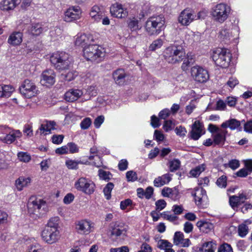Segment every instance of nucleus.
I'll return each mask as SVG.
<instances>
[{"label":"nucleus","mask_w":252,"mask_h":252,"mask_svg":"<svg viewBox=\"0 0 252 252\" xmlns=\"http://www.w3.org/2000/svg\"><path fill=\"white\" fill-rule=\"evenodd\" d=\"M92 120L90 118H86L80 123V127L82 129H87L91 126Z\"/></svg>","instance_id":"nucleus-50"},{"label":"nucleus","mask_w":252,"mask_h":252,"mask_svg":"<svg viewBox=\"0 0 252 252\" xmlns=\"http://www.w3.org/2000/svg\"><path fill=\"white\" fill-rule=\"evenodd\" d=\"M70 58L69 55L65 52H57L50 56V62L57 69L67 70L71 66Z\"/></svg>","instance_id":"nucleus-3"},{"label":"nucleus","mask_w":252,"mask_h":252,"mask_svg":"<svg viewBox=\"0 0 252 252\" xmlns=\"http://www.w3.org/2000/svg\"><path fill=\"white\" fill-rule=\"evenodd\" d=\"M98 176L100 179L106 182L109 181L112 178V175L110 172L102 169L98 170Z\"/></svg>","instance_id":"nucleus-41"},{"label":"nucleus","mask_w":252,"mask_h":252,"mask_svg":"<svg viewBox=\"0 0 252 252\" xmlns=\"http://www.w3.org/2000/svg\"><path fill=\"white\" fill-rule=\"evenodd\" d=\"M230 12L229 6L224 3H220L211 9V15L215 21L222 23L228 18Z\"/></svg>","instance_id":"nucleus-6"},{"label":"nucleus","mask_w":252,"mask_h":252,"mask_svg":"<svg viewBox=\"0 0 252 252\" xmlns=\"http://www.w3.org/2000/svg\"><path fill=\"white\" fill-rule=\"evenodd\" d=\"M104 117L102 115L96 117L94 122V126L96 128H98L100 127V126L104 122Z\"/></svg>","instance_id":"nucleus-62"},{"label":"nucleus","mask_w":252,"mask_h":252,"mask_svg":"<svg viewBox=\"0 0 252 252\" xmlns=\"http://www.w3.org/2000/svg\"><path fill=\"white\" fill-rule=\"evenodd\" d=\"M83 56L88 61L100 60L105 56L104 49L96 44H90L84 47Z\"/></svg>","instance_id":"nucleus-7"},{"label":"nucleus","mask_w":252,"mask_h":252,"mask_svg":"<svg viewBox=\"0 0 252 252\" xmlns=\"http://www.w3.org/2000/svg\"><path fill=\"white\" fill-rule=\"evenodd\" d=\"M74 186L78 190L88 194H92L95 189L94 184L89 179L85 177L78 179L75 182Z\"/></svg>","instance_id":"nucleus-10"},{"label":"nucleus","mask_w":252,"mask_h":252,"mask_svg":"<svg viewBox=\"0 0 252 252\" xmlns=\"http://www.w3.org/2000/svg\"><path fill=\"white\" fill-rule=\"evenodd\" d=\"M110 237L117 239L121 236H125L127 231L126 226L119 222L113 223L110 226Z\"/></svg>","instance_id":"nucleus-13"},{"label":"nucleus","mask_w":252,"mask_h":252,"mask_svg":"<svg viewBox=\"0 0 252 252\" xmlns=\"http://www.w3.org/2000/svg\"><path fill=\"white\" fill-rule=\"evenodd\" d=\"M216 184L220 188H225L226 186V177L222 176L216 182Z\"/></svg>","instance_id":"nucleus-59"},{"label":"nucleus","mask_w":252,"mask_h":252,"mask_svg":"<svg viewBox=\"0 0 252 252\" xmlns=\"http://www.w3.org/2000/svg\"><path fill=\"white\" fill-rule=\"evenodd\" d=\"M17 5L16 0H2L0 2V9L3 11L13 10Z\"/></svg>","instance_id":"nucleus-29"},{"label":"nucleus","mask_w":252,"mask_h":252,"mask_svg":"<svg viewBox=\"0 0 252 252\" xmlns=\"http://www.w3.org/2000/svg\"><path fill=\"white\" fill-rule=\"evenodd\" d=\"M179 191L175 188H164L161 191V194L164 197L171 198L173 200H176L179 198Z\"/></svg>","instance_id":"nucleus-25"},{"label":"nucleus","mask_w":252,"mask_h":252,"mask_svg":"<svg viewBox=\"0 0 252 252\" xmlns=\"http://www.w3.org/2000/svg\"><path fill=\"white\" fill-rule=\"evenodd\" d=\"M92 41L93 37L92 35L81 34L76 36L74 43L76 46L85 47L90 45Z\"/></svg>","instance_id":"nucleus-22"},{"label":"nucleus","mask_w":252,"mask_h":252,"mask_svg":"<svg viewBox=\"0 0 252 252\" xmlns=\"http://www.w3.org/2000/svg\"><path fill=\"white\" fill-rule=\"evenodd\" d=\"M23 33L20 32H14L9 36L7 42L12 46L20 45L23 40Z\"/></svg>","instance_id":"nucleus-26"},{"label":"nucleus","mask_w":252,"mask_h":252,"mask_svg":"<svg viewBox=\"0 0 252 252\" xmlns=\"http://www.w3.org/2000/svg\"><path fill=\"white\" fill-rule=\"evenodd\" d=\"M170 110L168 108H165L159 112L158 117L160 119L165 120L170 116Z\"/></svg>","instance_id":"nucleus-52"},{"label":"nucleus","mask_w":252,"mask_h":252,"mask_svg":"<svg viewBox=\"0 0 252 252\" xmlns=\"http://www.w3.org/2000/svg\"><path fill=\"white\" fill-rule=\"evenodd\" d=\"M156 211H160L163 210L166 206V203L163 199H159L156 202Z\"/></svg>","instance_id":"nucleus-54"},{"label":"nucleus","mask_w":252,"mask_h":252,"mask_svg":"<svg viewBox=\"0 0 252 252\" xmlns=\"http://www.w3.org/2000/svg\"><path fill=\"white\" fill-rule=\"evenodd\" d=\"M128 167V161L126 159H121L118 164L119 169L121 171L126 170Z\"/></svg>","instance_id":"nucleus-64"},{"label":"nucleus","mask_w":252,"mask_h":252,"mask_svg":"<svg viewBox=\"0 0 252 252\" xmlns=\"http://www.w3.org/2000/svg\"><path fill=\"white\" fill-rule=\"evenodd\" d=\"M239 84V81L236 77H232L229 78L227 82V85L231 89L234 88L237 85Z\"/></svg>","instance_id":"nucleus-63"},{"label":"nucleus","mask_w":252,"mask_h":252,"mask_svg":"<svg viewBox=\"0 0 252 252\" xmlns=\"http://www.w3.org/2000/svg\"><path fill=\"white\" fill-rule=\"evenodd\" d=\"M90 15L93 20L99 22L105 16V11L102 7L95 5L91 8Z\"/></svg>","instance_id":"nucleus-21"},{"label":"nucleus","mask_w":252,"mask_h":252,"mask_svg":"<svg viewBox=\"0 0 252 252\" xmlns=\"http://www.w3.org/2000/svg\"><path fill=\"white\" fill-rule=\"evenodd\" d=\"M23 132L25 135L28 137H31L33 135L32 126L28 124H26L24 126Z\"/></svg>","instance_id":"nucleus-57"},{"label":"nucleus","mask_w":252,"mask_h":252,"mask_svg":"<svg viewBox=\"0 0 252 252\" xmlns=\"http://www.w3.org/2000/svg\"><path fill=\"white\" fill-rule=\"evenodd\" d=\"M196 17L191 10L185 9L181 12L178 21L182 25L187 26L195 20Z\"/></svg>","instance_id":"nucleus-15"},{"label":"nucleus","mask_w":252,"mask_h":252,"mask_svg":"<svg viewBox=\"0 0 252 252\" xmlns=\"http://www.w3.org/2000/svg\"><path fill=\"white\" fill-rule=\"evenodd\" d=\"M212 57L217 65L226 68L229 66L232 57L229 50L218 48L213 51Z\"/></svg>","instance_id":"nucleus-5"},{"label":"nucleus","mask_w":252,"mask_h":252,"mask_svg":"<svg viewBox=\"0 0 252 252\" xmlns=\"http://www.w3.org/2000/svg\"><path fill=\"white\" fill-rule=\"evenodd\" d=\"M184 239V234L180 232L177 231L175 233L174 236V243L175 245H179L182 241Z\"/></svg>","instance_id":"nucleus-47"},{"label":"nucleus","mask_w":252,"mask_h":252,"mask_svg":"<svg viewBox=\"0 0 252 252\" xmlns=\"http://www.w3.org/2000/svg\"><path fill=\"white\" fill-rule=\"evenodd\" d=\"M192 195L194 197L195 203L197 205H201L207 200L206 192L202 187L196 188Z\"/></svg>","instance_id":"nucleus-20"},{"label":"nucleus","mask_w":252,"mask_h":252,"mask_svg":"<svg viewBox=\"0 0 252 252\" xmlns=\"http://www.w3.org/2000/svg\"><path fill=\"white\" fill-rule=\"evenodd\" d=\"M83 94V92L81 90L71 89L65 93L64 98L67 101L73 102L82 96Z\"/></svg>","instance_id":"nucleus-24"},{"label":"nucleus","mask_w":252,"mask_h":252,"mask_svg":"<svg viewBox=\"0 0 252 252\" xmlns=\"http://www.w3.org/2000/svg\"><path fill=\"white\" fill-rule=\"evenodd\" d=\"M82 11L78 6H71L65 12L63 16L64 21L70 22L78 20L81 17Z\"/></svg>","instance_id":"nucleus-14"},{"label":"nucleus","mask_w":252,"mask_h":252,"mask_svg":"<svg viewBox=\"0 0 252 252\" xmlns=\"http://www.w3.org/2000/svg\"><path fill=\"white\" fill-rule=\"evenodd\" d=\"M126 73L123 69H118L115 70L113 73V77L115 83L122 86L125 82Z\"/></svg>","instance_id":"nucleus-27"},{"label":"nucleus","mask_w":252,"mask_h":252,"mask_svg":"<svg viewBox=\"0 0 252 252\" xmlns=\"http://www.w3.org/2000/svg\"><path fill=\"white\" fill-rule=\"evenodd\" d=\"M18 159L23 162H28L31 159L30 155L27 152H20L17 154Z\"/></svg>","instance_id":"nucleus-45"},{"label":"nucleus","mask_w":252,"mask_h":252,"mask_svg":"<svg viewBox=\"0 0 252 252\" xmlns=\"http://www.w3.org/2000/svg\"><path fill=\"white\" fill-rule=\"evenodd\" d=\"M0 131L2 133V135L0 136V141L7 144L12 143L17 138H19L22 136L20 130L12 129L6 125L0 126Z\"/></svg>","instance_id":"nucleus-8"},{"label":"nucleus","mask_w":252,"mask_h":252,"mask_svg":"<svg viewBox=\"0 0 252 252\" xmlns=\"http://www.w3.org/2000/svg\"><path fill=\"white\" fill-rule=\"evenodd\" d=\"M216 244L212 241L205 242L200 249L201 252H214Z\"/></svg>","instance_id":"nucleus-35"},{"label":"nucleus","mask_w":252,"mask_h":252,"mask_svg":"<svg viewBox=\"0 0 252 252\" xmlns=\"http://www.w3.org/2000/svg\"><path fill=\"white\" fill-rule=\"evenodd\" d=\"M157 247L160 250H165L169 247H172V245L167 240L160 239L158 241Z\"/></svg>","instance_id":"nucleus-44"},{"label":"nucleus","mask_w":252,"mask_h":252,"mask_svg":"<svg viewBox=\"0 0 252 252\" xmlns=\"http://www.w3.org/2000/svg\"><path fill=\"white\" fill-rule=\"evenodd\" d=\"M14 91V88L11 85H0V97H9Z\"/></svg>","instance_id":"nucleus-33"},{"label":"nucleus","mask_w":252,"mask_h":252,"mask_svg":"<svg viewBox=\"0 0 252 252\" xmlns=\"http://www.w3.org/2000/svg\"><path fill=\"white\" fill-rule=\"evenodd\" d=\"M249 232L248 226L244 223L239 225L238 228V233L239 236L242 238L245 237Z\"/></svg>","instance_id":"nucleus-42"},{"label":"nucleus","mask_w":252,"mask_h":252,"mask_svg":"<svg viewBox=\"0 0 252 252\" xmlns=\"http://www.w3.org/2000/svg\"><path fill=\"white\" fill-rule=\"evenodd\" d=\"M175 131L177 135L181 137L185 136L187 133L186 129L182 126L177 127L175 129Z\"/></svg>","instance_id":"nucleus-55"},{"label":"nucleus","mask_w":252,"mask_h":252,"mask_svg":"<svg viewBox=\"0 0 252 252\" xmlns=\"http://www.w3.org/2000/svg\"><path fill=\"white\" fill-rule=\"evenodd\" d=\"M190 72L191 75L193 79L198 82H205L209 78L208 71L198 65L191 67Z\"/></svg>","instance_id":"nucleus-11"},{"label":"nucleus","mask_w":252,"mask_h":252,"mask_svg":"<svg viewBox=\"0 0 252 252\" xmlns=\"http://www.w3.org/2000/svg\"><path fill=\"white\" fill-rule=\"evenodd\" d=\"M151 125L154 128L158 127L160 125L159 118L155 115L152 116L151 117Z\"/></svg>","instance_id":"nucleus-58"},{"label":"nucleus","mask_w":252,"mask_h":252,"mask_svg":"<svg viewBox=\"0 0 252 252\" xmlns=\"http://www.w3.org/2000/svg\"><path fill=\"white\" fill-rule=\"evenodd\" d=\"M204 133L203 125L199 121H195L189 132L190 138L194 140H198Z\"/></svg>","instance_id":"nucleus-18"},{"label":"nucleus","mask_w":252,"mask_h":252,"mask_svg":"<svg viewBox=\"0 0 252 252\" xmlns=\"http://www.w3.org/2000/svg\"><path fill=\"white\" fill-rule=\"evenodd\" d=\"M94 224L90 220H83L77 221L76 223V231L80 234L87 235L92 231Z\"/></svg>","instance_id":"nucleus-17"},{"label":"nucleus","mask_w":252,"mask_h":252,"mask_svg":"<svg viewBox=\"0 0 252 252\" xmlns=\"http://www.w3.org/2000/svg\"><path fill=\"white\" fill-rule=\"evenodd\" d=\"M227 131L226 130L221 129L218 132L213 134V141L216 145L224 144L226 139V134Z\"/></svg>","instance_id":"nucleus-28"},{"label":"nucleus","mask_w":252,"mask_h":252,"mask_svg":"<svg viewBox=\"0 0 252 252\" xmlns=\"http://www.w3.org/2000/svg\"><path fill=\"white\" fill-rule=\"evenodd\" d=\"M196 226L200 231L205 233L210 232L213 228L212 223L205 220H201L196 223Z\"/></svg>","instance_id":"nucleus-32"},{"label":"nucleus","mask_w":252,"mask_h":252,"mask_svg":"<svg viewBox=\"0 0 252 252\" xmlns=\"http://www.w3.org/2000/svg\"><path fill=\"white\" fill-rule=\"evenodd\" d=\"M28 212L31 215L35 216V218H39L44 215L48 210L47 204L46 201L40 198L32 197L28 203Z\"/></svg>","instance_id":"nucleus-4"},{"label":"nucleus","mask_w":252,"mask_h":252,"mask_svg":"<svg viewBox=\"0 0 252 252\" xmlns=\"http://www.w3.org/2000/svg\"><path fill=\"white\" fill-rule=\"evenodd\" d=\"M174 126L173 122L171 120H166L164 121L163 124V128L166 131L171 130Z\"/></svg>","instance_id":"nucleus-61"},{"label":"nucleus","mask_w":252,"mask_h":252,"mask_svg":"<svg viewBox=\"0 0 252 252\" xmlns=\"http://www.w3.org/2000/svg\"><path fill=\"white\" fill-rule=\"evenodd\" d=\"M41 237L45 242L52 244L57 242L60 239V232L58 229L44 228L41 233Z\"/></svg>","instance_id":"nucleus-12"},{"label":"nucleus","mask_w":252,"mask_h":252,"mask_svg":"<svg viewBox=\"0 0 252 252\" xmlns=\"http://www.w3.org/2000/svg\"><path fill=\"white\" fill-rule=\"evenodd\" d=\"M171 175L166 173L156 178L154 181V185L156 187H160L167 184L171 180Z\"/></svg>","instance_id":"nucleus-30"},{"label":"nucleus","mask_w":252,"mask_h":252,"mask_svg":"<svg viewBox=\"0 0 252 252\" xmlns=\"http://www.w3.org/2000/svg\"><path fill=\"white\" fill-rule=\"evenodd\" d=\"M206 168V165L205 163L200 164L195 168L192 169L189 172L190 175L193 177L198 176Z\"/></svg>","instance_id":"nucleus-36"},{"label":"nucleus","mask_w":252,"mask_h":252,"mask_svg":"<svg viewBox=\"0 0 252 252\" xmlns=\"http://www.w3.org/2000/svg\"><path fill=\"white\" fill-rule=\"evenodd\" d=\"M165 60L170 63L182 62L186 57V52L182 46L173 45L167 47L164 52Z\"/></svg>","instance_id":"nucleus-1"},{"label":"nucleus","mask_w":252,"mask_h":252,"mask_svg":"<svg viewBox=\"0 0 252 252\" xmlns=\"http://www.w3.org/2000/svg\"><path fill=\"white\" fill-rule=\"evenodd\" d=\"M229 203L231 206L233 208L237 207L238 205L241 204L237 197V195L230 196L229 198Z\"/></svg>","instance_id":"nucleus-51"},{"label":"nucleus","mask_w":252,"mask_h":252,"mask_svg":"<svg viewBox=\"0 0 252 252\" xmlns=\"http://www.w3.org/2000/svg\"><path fill=\"white\" fill-rule=\"evenodd\" d=\"M31 182V178L20 176L15 181V186L18 191H21L24 188L30 185Z\"/></svg>","instance_id":"nucleus-31"},{"label":"nucleus","mask_w":252,"mask_h":252,"mask_svg":"<svg viewBox=\"0 0 252 252\" xmlns=\"http://www.w3.org/2000/svg\"><path fill=\"white\" fill-rule=\"evenodd\" d=\"M181 162L179 159H174L169 162V170L171 172L177 170L180 166Z\"/></svg>","instance_id":"nucleus-43"},{"label":"nucleus","mask_w":252,"mask_h":252,"mask_svg":"<svg viewBox=\"0 0 252 252\" xmlns=\"http://www.w3.org/2000/svg\"><path fill=\"white\" fill-rule=\"evenodd\" d=\"M164 27L165 18L161 15L151 17L146 22V31L150 35H158Z\"/></svg>","instance_id":"nucleus-2"},{"label":"nucleus","mask_w":252,"mask_h":252,"mask_svg":"<svg viewBox=\"0 0 252 252\" xmlns=\"http://www.w3.org/2000/svg\"><path fill=\"white\" fill-rule=\"evenodd\" d=\"M244 130L247 133L252 134V120L244 124Z\"/></svg>","instance_id":"nucleus-60"},{"label":"nucleus","mask_w":252,"mask_h":252,"mask_svg":"<svg viewBox=\"0 0 252 252\" xmlns=\"http://www.w3.org/2000/svg\"><path fill=\"white\" fill-rule=\"evenodd\" d=\"M110 11L112 16L118 18H125L128 15L127 9L124 8L121 4L118 3L113 4Z\"/></svg>","instance_id":"nucleus-19"},{"label":"nucleus","mask_w":252,"mask_h":252,"mask_svg":"<svg viewBox=\"0 0 252 252\" xmlns=\"http://www.w3.org/2000/svg\"><path fill=\"white\" fill-rule=\"evenodd\" d=\"M161 216L165 220L171 222H173L178 219V217L175 215L169 214L166 212H164L160 214Z\"/></svg>","instance_id":"nucleus-48"},{"label":"nucleus","mask_w":252,"mask_h":252,"mask_svg":"<svg viewBox=\"0 0 252 252\" xmlns=\"http://www.w3.org/2000/svg\"><path fill=\"white\" fill-rule=\"evenodd\" d=\"M19 90L21 94L27 98L36 96L38 92L34 83L29 79H26L23 82Z\"/></svg>","instance_id":"nucleus-9"},{"label":"nucleus","mask_w":252,"mask_h":252,"mask_svg":"<svg viewBox=\"0 0 252 252\" xmlns=\"http://www.w3.org/2000/svg\"><path fill=\"white\" fill-rule=\"evenodd\" d=\"M59 218L58 217H53L51 218L45 228H50V229H58Z\"/></svg>","instance_id":"nucleus-37"},{"label":"nucleus","mask_w":252,"mask_h":252,"mask_svg":"<svg viewBox=\"0 0 252 252\" xmlns=\"http://www.w3.org/2000/svg\"><path fill=\"white\" fill-rule=\"evenodd\" d=\"M83 164L81 160H75L68 159L66 160L65 165L69 169H77L78 168V164Z\"/></svg>","instance_id":"nucleus-40"},{"label":"nucleus","mask_w":252,"mask_h":252,"mask_svg":"<svg viewBox=\"0 0 252 252\" xmlns=\"http://www.w3.org/2000/svg\"><path fill=\"white\" fill-rule=\"evenodd\" d=\"M56 74L52 69L44 70L41 76L40 83L42 85L50 87L55 82Z\"/></svg>","instance_id":"nucleus-16"},{"label":"nucleus","mask_w":252,"mask_h":252,"mask_svg":"<svg viewBox=\"0 0 252 252\" xmlns=\"http://www.w3.org/2000/svg\"><path fill=\"white\" fill-rule=\"evenodd\" d=\"M29 31L33 35L37 36L42 32L43 28L41 24L34 23L32 25Z\"/></svg>","instance_id":"nucleus-34"},{"label":"nucleus","mask_w":252,"mask_h":252,"mask_svg":"<svg viewBox=\"0 0 252 252\" xmlns=\"http://www.w3.org/2000/svg\"><path fill=\"white\" fill-rule=\"evenodd\" d=\"M114 185L112 183H108L103 189V193L106 199L109 200L111 198V193L113 189Z\"/></svg>","instance_id":"nucleus-39"},{"label":"nucleus","mask_w":252,"mask_h":252,"mask_svg":"<svg viewBox=\"0 0 252 252\" xmlns=\"http://www.w3.org/2000/svg\"><path fill=\"white\" fill-rule=\"evenodd\" d=\"M128 27L131 31H136L139 29L138 21L135 19H132L128 23Z\"/></svg>","instance_id":"nucleus-56"},{"label":"nucleus","mask_w":252,"mask_h":252,"mask_svg":"<svg viewBox=\"0 0 252 252\" xmlns=\"http://www.w3.org/2000/svg\"><path fill=\"white\" fill-rule=\"evenodd\" d=\"M163 42L161 39H158L154 41L150 45L149 49L151 51H155L156 49L160 48L162 45Z\"/></svg>","instance_id":"nucleus-46"},{"label":"nucleus","mask_w":252,"mask_h":252,"mask_svg":"<svg viewBox=\"0 0 252 252\" xmlns=\"http://www.w3.org/2000/svg\"><path fill=\"white\" fill-rule=\"evenodd\" d=\"M244 122V120L240 121L236 119L232 118L222 123L221 126L222 128L229 127L232 130H237L238 131H241L242 129V126H241V123Z\"/></svg>","instance_id":"nucleus-23"},{"label":"nucleus","mask_w":252,"mask_h":252,"mask_svg":"<svg viewBox=\"0 0 252 252\" xmlns=\"http://www.w3.org/2000/svg\"><path fill=\"white\" fill-rule=\"evenodd\" d=\"M126 177L128 182H134L137 180V174L133 171H128L126 173Z\"/></svg>","instance_id":"nucleus-49"},{"label":"nucleus","mask_w":252,"mask_h":252,"mask_svg":"<svg viewBox=\"0 0 252 252\" xmlns=\"http://www.w3.org/2000/svg\"><path fill=\"white\" fill-rule=\"evenodd\" d=\"M78 75L77 72L73 70H70L65 73H62L61 76L63 79L67 81H71L75 79Z\"/></svg>","instance_id":"nucleus-38"},{"label":"nucleus","mask_w":252,"mask_h":252,"mask_svg":"<svg viewBox=\"0 0 252 252\" xmlns=\"http://www.w3.org/2000/svg\"><path fill=\"white\" fill-rule=\"evenodd\" d=\"M218 252H233V250L229 244L224 243L219 247Z\"/></svg>","instance_id":"nucleus-53"}]
</instances>
